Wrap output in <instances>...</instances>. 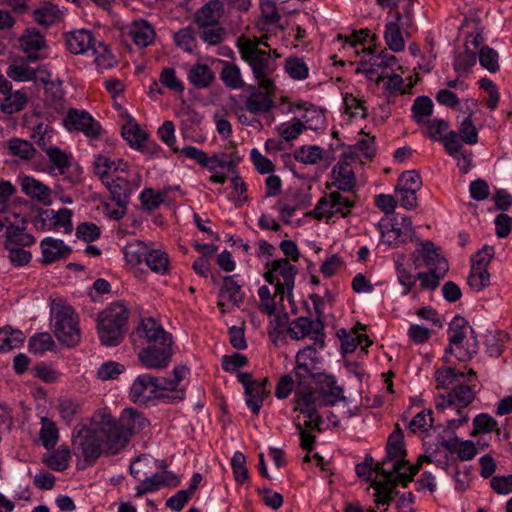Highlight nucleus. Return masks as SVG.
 Wrapping results in <instances>:
<instances>
[{
  "label": "nucleus",
  "instance_id": "nucleus-18",
  "mask_svg": "<svg viewBox=\"0 0 512 512\" xmlns=\"http://www.w3.org/2000/svg\"><path fill=\"white\" fill-rule=\"evenodd\" d=\"M22 226L9 223L6 226L4 233V249H10L12 247H30L36 242L35 237L32 234L26 233V219H22Z\"/></svg>",
  "mask_w": 512,
  "mask_h": 512
},
{
  "label": "nucleus",
  "instance_id": "nucleus-52",
  "mask_svg": "<svg viewBox=\"0 0 512 512\" xmlns=\"http://www.w3.org/2000/svg\"><path fill=\"white\" fill-rule=\"evenodd\" d=\"M422 186L420 174L416 170L402 172L398 178L397 191H418Z\"/></svg>",
  "mask_w": 512,
  "mask_h": 512
},
{
  "label": "nucleus",
  "instance_id": "nucleus-4",
  "mask_svg": "<svg viewBox=\"0 0 512 512\" xmlns=\"http://www.w3.org/2000/svg\"><path fill=\"white\" fill-rule=\"evenodd\" d=\"M129 310L121 302L112 303L98 316L97 330L104 346H117L127 332Z\"/></svg>",
  "mask_w": 512,
  "mask_h": 512
},
{
  "label": "nucleus",
  "instance_id": "nucleus-22",
  "mask_svg": "<svg viewBox=\"0 0 512 512\" xmlns=\"http://www.w3.org/2000/svg\"><path fill=\"white\" fill-rule=\"evenodd\" d=\"M104 185L109 190L112 200L116 203L118 208L127 207L132 193L130 181L123 177L116 176L111 180L107 179Z\"/></svg>",
  "mask_w": 512,
  "mask_h": 512
},
{
  "label": "nucleus",
  "instance_id": "nucleus-42",
  "mask_svg": "<svg viewBox=\"0 0 512 512\" xmlns=\"http://www.w3.org/2000/svg\"><path fill=\"white\" fill-rule=\"evenodd\" d=\"M92 54L95 56L94 63L100 69H109L116 63L115 57L109 47L102 41H95Z\"/></svg>",
  "mask_w": 512,
  "mask_h": 512
},
{
  "label": "nucleus",
  "instance_id": "nucleus-41",
  "mask_svg": "<svg viewBox=\"0 0 512 512\" xmlns=\"http://www.w3.org/2000/svg\"><path fill=\"white\" fill-rule=\"evenodd\" d=\"M171 187H165L161 192L152 188L144 189L140 194L141 205L144 210L152 211L157 209L169 194Z\"/></svg>",
  "mask_w": 512,
  "mask_h": 512
},
{
  "label": "nucleus",
  "instance_id": "nucleus-17",
  "mask_svg": "<svg viewBox=\"0 0 512 512\" xmlns=\"http://www.w3.org/2000/svg\"><path fill=\"white\" fill-rule=\"evenodd\" d=\"M95 37L92 31L78 29L65 33V42L68 51L72 54H86L95 45Z\"/></svg>",
  "mask_w": 512,
  "mask_h": 512
},
{
  "label": "nucleus",
  "instance_id": "nucleus-45",
  "mask_svg": "<svg viewBox=\"0 0 512 512\" xmlns=\"http://www.w3.org/2000/svg\"><path fill=\"white\" fill-rule=\"evenodd\" d=\"M384 39L388 48L395 53L401 52L405 48V41L397 23L386 24Z\"/></svg>",
  "mask_w": 512,
  "mask_h": 512
},
{
  "label": "nucleus",
  "instance_id": "nucleus-37",
  "mask_svg": "<svg viewBox=\"0 0 512 512\" xmlns=\"http://www.w3.org/2000/svg\"><path fill=\"white\" fill-rule=\"evenodd\" d=\"M27 101V94L22 90H17L3 98L0 103V110L4 114H14L23 110Z\"/></svg>",
  "mask_w": 512,
  "mask_h": 512
},
{
  "label": "nucleus",
  "instance_id": "nucleus-11",
  "mask_svg": "<svg viewBox=\"0 0 512 512\" xmlns=\"http://www.w3.org/2000/svg\"><path fill=\"white\" fill-rule=\"evenodd\" d=\"M64 126L70 131H81L91 138H97L101 131V125L87 111L75 108H71L67 112Z\"/></svg>",
  "mask_w": 512,
  "mask_h": 512
},
{
  "label": "nucleus",
  "instance_id": "nucleus-30",
  "mask_svg": "<svg viewBox=\"0 0 512 512\" xmlns=\"http://www.w3.org/2000/svg\"><path fill=\"white\" fill-rule=\"evenodd\" d=\"M404 435L403 431L396 425V429L389 435L386 445L387 455L384 462H392L404 459L406 450L404 448Z\"/></svg>",
  "mask_w": 512,
  "mask_h": 512
},
{
  "label": "nucleus",
  "instance_id": "nucleus-13",
  "mask_svg": "<svg viewBox=\"0 0 512 512\" xmlns=\"http://www.w3.org/2000/svg\"><path fill=\"white\" fill-rule=\"evenodd\" d=\"M136 332L141 338L145 339L147 345L173 343L172 335L153 318L142 319Z\"/></svg>",
  "mask_w": 512,
  "mask_h": 512
},
{
  "label": "nucleus",
  "instance_id": "nucleus-49",
  "mask_svg": "<svg viewBox=\"0 0 512 512\" xmlns=\"http://www.w3.org/2000/svg\"><path fill=\"white\" fill-rule=\"evenodd\" d=\"M146 265L155 273L165 274L168 271L169 259L165 252L151 250L145 258Z\"/></svg>",
  "mask_w": 512,
  "mask_h": 512
},
{
  "label": "nucleus",
  "instance_id": "nucleus-31",
  "mask_svg": "<svg viewBox=\"0 0 512 512\" xmlns=\"http://www.w3.org/2000/svg\"><path fill=\"white\" fill-rule=\"evenodd\" d=\"M176 479L170 471H164L162 474L154 473L150 477H146L140 485L136 487V497H141L146 493L158 490L160 487L171 484V480Z\"/></svg>",
  "mask_w": 512,
  "mask_h": 512
},
{
  "label": "nucleus",
  "instance_id": "nucleus-55",
  "mask_svg": "<svg viewBox=\"0 0 512 512\" xmlns=\"http://www.w3.org/2000/svg\"><path fill=\"white\" fill-rule=\"evenodd\" d=\"M467 282L472 290L480 292L489 286L490 274L488 270L471 267Z\"/></svg>",
  "mask_w": 512,
  "mask_h": 512
},
{
  "label": "nucleus",
  "instance_id": "nucleus-34",
  "mask_svg": "<svg viewBox=\"0 0 512 512\" xmlns=\"http://www.w3.org/2000/svg\"><path fill=\"white\" fill-rule=\"evenodd\" d=\"M130 36L136 45L147 47L153 42L155 31L151 24L142 20L133 24Z\"/></svg>",
  "mask_w": 512,
  "mask_h": 512
},
{
  "label": "nucleus",
  "instance_id": "nucleus-2",
  "mask_svg": "<svg viewBox=\"0 0 512 512\" xmlns=\"http://www.w3.org/2000/svg\"><path fill=\"white\" fill-rule=\"evenodd\" d=\"M96 411L91 417L90 427L84 424H77L72 432V446L76 455H81L88 465H93L104 453L112 456L109 450L108 436L103 433L95 424Z\"/></svg>",
  "mask_w": 512,
  "mask_h": 512
},
{
  "label": "nucleus",
  "instance_id": "nucleus-60",
  "mask_svg": "<svg viewBox=\"0 0 512 512\" xmlns=\"http://www.w3.org/2000/svg\"><path fill=\"white\" fill-rule=\"evenodd\" d=\"M458 136L463 142L469 145H474L478 142V131L472 122L471 113L462 121Z\"/></svg>",
  "mask_w": 512,
  "mask_h": 512
},
{
  "label": "nucleus",
  "instance_id": "nucleus-27",
  "mask_svg": "<svg viewBox=\"0 0 512 512\" xmlns=\"http://www.w3.org/2000/svg\"><path fill=\"white\" fill-rule=\"evenodd\" d=\"M273 270L276 271L277 277L281 276L283 278L287 290V297L289 301H292L295 277L298 274L297 267L292 265L288 259L281 258L273 260Z\"/></svg>",
  "mask_w": 512,
  "mask_h": 512
},
{
  "label": "nucleus",
  "instance_id": "nucleus-23",
  "mask_svg": "<svg viewBox=\"0 0 512 512\" xmlns=\"http://www.w3.org/2000/svg\"><path fill=\"white\" fill-rule=\"evenodd\" d=\"M360 134L364 137L357 141L354 145H348L347 150L343 153L342 157L345 159L356 160L363 156L366 159H371L375 156V137L366 134L363 130Z\"/></svg>",
  "mask_w": 512,
  "mask_h": 512
},
{
  "label": "nucleus",
  "instance_id": "nucleus-29",
  "mask_svg": "<svg viewBox=\"0 0 512 512\" xmlns=\"http://www.w3.org/2000/svg\"><path fill=\"white\" fill-rule=\"evenodd\" d=\"M187 78L195 88L205 89L215 80V74L207 64L196 63L189 69Z\"/></svg>",
  "mask_w": 512,
  "mask_h": 512
},
{
  "label": "nucleus",
  "instance_id": "nucleus-56",
  "mask_svg": "<svg viewBox=\"0 0 512 512\" xmlns=\"http://www.w3.org/2000/svg\"><path fill=\"white\" fill-rule=\"evenodd\" d=\"M285 70L295 80H303L308 77L309 70L306 63L297 57H290L286 60Z\"/></svg>",
  "mask_w": 512,
  "mask_h": 512
},
{
  "label": "nucleus",
  "instance_id": "nucleus-24",
  "mask_svg": "<svg viewBox=\"0 0 512 512\" xmlns=\"http://www.w3.org/2000/svg\"><path fill=\"white\" fill-rule=\"evenodd\" d=\"M333 185L338 190L351 192L355 187V174L350 164L344 160L337 162L332 168Z\"/></svg>",
  "mask_w": 512,
  "mask_h": 512
},
{
  "label": "nucleus",
  "instance_id": "nucleus-40",
  "mask_svg": "<svg viewBox=\"0 0 512 512\" xmlns=\"http://www.w3.org/2000/svg\"><path fill=\"white\" fill-rule=\"evenodd\" d=\"M460 377H465L464 373L452 367H441L435 371L438 389L455 387L460 382Z\"/></svg>",
  "mask_w": 512,
  "mask_h": 512
},
{
  "label": "nucleus",
  "instance_id": "nucleus-3",
  "mask_svg": "<svg viewBox=\"0 0 512 512\" xmlns=\"http://www.w3.org/2000/svg\"><path fill=\"white\" fill-rule=\"evenodd\" d=\"M241 59L252 69L253 76L264 90H274L275 86L269 76L275 71L276 64L270 52L259 49L250 39L239 37L236 42Z\"/></svg>",
  "mask_w": 512,
  "mask_h": 512
},
{
  "label": "nucleus",
  "instance_id": "nucleus-50",
  "mask_svg": "<svg viewBox=\"0 0 512 512\" xmlns=\"http://www.w3.org/2000/svg\"><path fill=\"white\" fill-rule=\"evenodd\" d=\"M149 250L147 246L141 241L129 243L124 248V256L128 263L136 265L145 262L146 255Z\"/></svg>",
  "mask_w": 512,
  "mask_h": 512
},
{
  "label": "nucleus",
  "instance_id": "nucleus-57",
  "mask_svg": "<svg viewBox=\"0 0 512 512\" xmlns=\"http://www.w3.org/2000/svg\"><path fill=\"white\" fill-rule=\"evenodd\" d=\"M498 58L499 55L497 51L489 46H483L479 50L480 65L491 73H495L499 70Z\"/></svg>",
  "mask_w": 512,
  "mask_h": 512
},
{
  "label": "nucleus",
  "instance_id": "nucleus-7",
  "mask_svg": "<svg viewBox=\"0 0 512 512\" xmlns=\"http://www.w3.org/2000/svg\"><path fill=\"white\" fill-rule=\"evenodd\" d=\"M324 328L322 319L312 320L309 317L300 316L290 323L287 331L291 338L295 340H300L314 334L315 336L312 337L314 345H319V348L322 349L325 346Z\"/></svg>",
  "mask_w": 512,
  "mask_h": 512
},
{
  "label": "nucleus",
  "instance_id": "nucleus-44",
  "mask_svg": "<svg viewBox=\"0 0 512 512\" xmlns=\"http://www.w3.org/2000/svg\"><path fill=\"white\" fill-rule=\"evenodd\" d=\"M467 325V321L460 316L454 317L449 324V342L452 345H455L457 353L462 349L461 344L466 337L465 329L467 328Z\"/></svg>",
  "mask_w": 512,
  "mask_h": 512
},
{
  "label": "nucleus",
  "instance_id": "nucleus-38",
  "mask_svg": "<svg viewBox=\"0 0 512 512\" xmlns=\"http://www.w3.org/2000/svg\"><path fill=\"white\" fill-rule=\"evenodd\" d=\"M25 340V335L10 326L0 328V352H6L19 347Z\"/></svg>",
  "mask_w": 512,
  "mask_h": 512
},
{
  "label": "nucleus",
  "instance_id": "nucleus-6",
  "mask_svg": "<svg viewBox=\"0 0 512 512\" xmlns=\"http://www.w3.org/2000/svg\"><path fill=\"white\" fill-rule=\"evenodd\" d=\"M54 335L66 347L76 346L81 339L79 320L71 306H58L54 312Z\"/></svg>",
  "mask_w": 512,
  "mask_h": 512
},
{
  "label": "nucleus",
  "instance_id": "nucleus-61",
  "mask_svg": "<svg viewBox=\"0 0 512 512\" xmlns=\"http://www.w3.org/2000/svg\"><path fill=\"white\" fill-rule=\"evenodd\" d=\"M474 430L471 433L472 436H476L481 433H489L496 429L497 422L489 414L481 413L473 419Z\"/></svg>",
  "mask_w": 512,
  "mask_h": 512
},
{
  "label": "nucleus",
  "instance_id": "nucleus-39",
  "mask_svg": "<svg viewBox=\"0 0 512 512\" xmlns=\"http://www.w3.org/2000/svg\"><path fill=\"white\" fill-rule=\"evenodd\" d=\"M433 108L434 104L428 96L416 97L411 108L413 120L418 125L426 123V118L432 115Z\"/></svg>",
  "mask_w": 512,
  "mask_h": 512
},
{
  "label": "nucleus",
  "instance_id": "nucleus-36",
  "mask_svg": "<svg viewBox=\"0 0 512 512\" xmlns=\"http://www.w3.org/2000/svg\"><path fill=\"white\" fill-rule=\"evenodd\" d=\"M121 134L131 148L138 150L142 148L148 138L147 133L141 130L140 126L132 120L122 127Z\"/></svg>",
  "mask_w": 512,
  "mask_h": 512
},
{
  "label": "nucleus",
  "instance_id": "nucleus-8",
  "mask_svg": "<svg viewBox=\"0 0 512 512\" xmlns=\"http://www.w3.org/2000/svg\"><path fill=\"white\" fill-rule=\"evenodd\" d=\"M172 346L173 343H168L167 345H146L138 352V361L147 369H165L171 362L173 355Z\"/></svg>",
  "mask_w": 512,
  "mask_h": 512
},
{
  "label": "nucleus",
  "instance_id": "nucleus-33",
  "mask_svg": "<svg viewBox=\"0 0 512 512\" xmlns=\"http://www.w3.org/2000/svg\"><path fill=\"white\" fill-rule=\"evenodd\" d=\"M40 424L39 439L41 444L48 451L54 450L59 440V431L56 423L47 417H42Z\"/></svg>",
  "mask_w": 512,
  "mask_h": 512
},
{
  "label": "nucleus",
  "instance_id": "nucleus-59",
  "mask_svg": "<svg viewBox=\"0 0 512 512\" xmlns=\"http://www.w3.org/2000/svg\"><path fill=\"white\" fill-rule=\"evenodd\" d=\"M231 466L235 481L238 484L244 483L248 479L245 455L240 451H236L231 459Z\"/></svg>",
  "mask_w": 512,
  "mask_h": 512
},
{
  "label": "nucleus",
  "instance_id": "nucleus-10",
  "mask_svg": "<svg viewBox=\"0 0 512 512\" xmlns=\"http://www.w3.org/2000/svg\"><path fill=\"white\" fill-rule=\"evenodd\" d=\"M315 383L316 396L322 401L324 406H334L339 401L345 400L343 388L337 385L336 378L331 374L323 372L319 376L313 378Z\"/></svg>",
  "mask_w": 512,
  "mask_h": 512
},
{
  "label": "nucleus",
  "instance_id": "nucleus-9",
  "mask_svg": "<svg viewBox=\"0 0 512 512\" xmlns=\"http://www.w3.org/2000/svg\"><path fill=\"white\" fill-rule=\"evenodd\" d=\"M475 386L464 384L461 381L456 384L446 395L438 396L436 400V409L443 411L448 407L455 406L462 410L468 407L476 397Z\"/></svg>",
  "mask_w": 512,
  "mask_h": 512
},
{
  "label": "nucleus",
  "instance_id": "nucleus-26",
  "mask_svg": "<svg viewBox=\"0 0 512 512\" xmlns=\"http://www.w3.org/2000/svg\"><path fill=\"white\" fill-rule=\"evenodd\" d=\"M236 275L225 276L223 284L219 290V298L226 299L236 307L244 302L245 294L242 291V286L235 280Z\"/></svg>",
  "mask_w": 512,
  "mask_h": 512
},
{
  "label": "nucleus",
  "instance_id": "nucleus-25",
  "mask_svg": "<svg viewBox=\"0 0 512 512\" xmlns=\"http://www.w3.org/2000/svg\"><path fill=\"white\" fill-rule=\"evenodd\" d=\"M423 259V262L432 273H438V267L441 262L445 264V275L449 270L448 261L440 254V248L435 246L433 242L426 241L422 243L421 249L418 251Z\"/></svg>",
  "mask_w": 512,
  "mask_h": 512
},
{
  "label": "nucleus",
  "instance_id": "nucleus-51",
  "mask_svg": "<svg viewBox=\"0 0 512 512\" xmlns=\"http://www.w3.org/2000/svg\"><path fill=\"white\" fill-rule=\"evenodd\" d=\"M70 449L68 447H60L50 456L44 459L45 464L55 471H63L69 465Z\"/></svg>",
  "mask_w": 512,
  "mask_h": 512
},
{
  "label": "nucleus",
  "instance_id": "nucleus-16",
  "mask_svg": "<svg viewBox=\"0 0 512 512\" xmlns=\"http://www.w3.org/2000/svg\"><path fill=\"white\" fill-rule=\"evenodd\" d=\"M42 253L41 263L43 265L52 264L60 259H65L72 252L70 246L66 245L61 239L46 237L40 242Z\"/></svg>",
  "mask_w": 512,
  "mask_h": 512
},
{
  "label": "nucleus",
  "instance_id": "nucleus-12",
  "mask_svg": "<svg viewBox=\"0 0 512 512\" xmlns=\"http://www.w3.org/2000/svg\"><path fill=\"white\" fill-rule=\"evenodd\" d=\"M407 465L405 459L397 460L392 465V472L383 481L374 480L371 487L376 491L375 496H380V493H394L398 485L406 487L411 482V476L406 472H402Z\"/></svg>",
  "mask_w": 512,
  "mask_h": 512
},
{
  "label": "nucleus",
  "instance_id": "nucleus-53",
  "mask_svg": "<svg viewBox=\"0 0 512 512\" xmlns=\"http://www.w3.org/2000/svg\"><path fill=\"white\" fill-rule=\"evenodd\" d=\"M38 69L29 67L26 64H13L7 68V76L14 81L35 80Z\"/></svg>",
  "mask_w": 512,
  "mask_h": 512
},
{
  "label": "nucleus",
  "instance_id": "nucleus-21",
  "mask_svg": "<svg viewBox=\"0 0 512 512\" xmlns=\"http://www.w3.org/2000/svg\"><path fill=\"white\" fill-rule=\"evenodd\" d=\"M295 368L294 375L297 381V384L310 385L306 379L307 377L303 374L306 373L307 376L313 379L316 376H319L324 372V360L323 358H307L306 360L299 359L295 357Z\"/></svg>",
  "mask_w": 512,
  "mask_h": 512
},
{
  "label": "nucleus",
  "instance_id": "nucleus-48",
  "mask_svg": "<svg viewBox=\"0 0 512 512\" xmlns=\"http://www.w3.org/2000/svg\"><path fill=\"white\" fill-rule=\"evenodd\" d=\"M445 269L444 262H441L440 267H438V273H432V271L418 272L417 280L420 281V289L435 290L439 286L440 280L445 276Z\"/></svg>",
  "mask_w": 512,
  "mask_h": 512
},
{
  "label": "nucleus",
  "instance_id": "nucleus-32",
  "mask_svg": "<svg viewBox=\"0 0 512 512\" xmlns=\"http://www.w3.org/2000/svg\"><path fill=\"white\" fill-rule=\"evenodd\" d=\"M223 65L220 72V80L230 89H241L245 83L241 76L240 68L233 62L220 60Z\"/></svg>",
  "mask_w": 512,
  "mask_h": 512
},
{
  "label": "nucleus",
  "instance_id": "nucleus-58",
  "mask_svg": "<svg viewBox=\"0 0 512 512\" xmlns=\"http://www.w3.org/2000/svg\"><path fill=\"white\" fill-rule=\"evenodd\" d=\"M45 152L59 173L64 174L70 166L69 156L58 147H49Z\"/></svg>",
  "mask_w": 512,
  "mask_h": 512
},
{
  "label": "nucleus",
  "instance_id": "nucleus-14",
  "mask_svg": "<svg viewBox=\"0 0 512 512\" xmlns=\"http://www.w3.org/2000/svg\"><path fill=\"white\" fill-rule=\"evenodd\" d=\"M157 377L145 373L139 375L131 385L130 398L134 403H146L152 397H158Z\"/></svg>",
  "mask_w": 512,
  "mask_h": 512
},
{
  "label": "nucleus",
  "instance_id": "nucleus-54",
  "mask_svg": "<svg viewBox=\"0 0 512 512\" xmlns=\"http://www.w3.org/2000/svg\"><path fill=\"white\" fill-rule=\"evenodd\" d=\"M294 158L303 164H317L322 160V148L316 145L308 148L302 146L294 152Z\"/></svg>",
  "mask_w": 512,
  "mask_h": 512
},
{
  "label": "nucleus",
  "instance_id": "nucleus-43",
  "mask_svg": "<svg viewBox=\"0 0 512 512\" xmlns=\"http://www.w3.org/2000/svg\"><path fill=\"white\" fill-rule=\"evenodd\" d=\"M19 43L23 52H38L47 46L46 40L38 31L28 29L19 38Z\"/></svg>",
  "mask_w": 512,
  "mask_h": 512
},
{
  "label": "nucleus",
  "instance_id": "nucleus-20",
  "mask_svg": "<svg viewBox=\"0 0 512 512\" xmlns=\"http://www.w3.org/2000/svg\"><path fill=\"white\" fill-rule=\"evenodd\" d=\"M22 192L32 200L45 205L50 204L51 189L32 176H18Z\"/></svg>",
  "mask_w": 512,
  "mask_h": 512
},
{
  "label": "nucleus",
  "instance_id": "nucleus-15",
  "mask_svg": "<svg viewBox=\"0 0 512 512\" xmlns=\"http://www.w3.org/2000/svg\"><path fill=\"white\" fill-rule=\"evenodd\" d=\"M249 95L245 99V109L252 114H266L274 107V101L270 96L273 90L262 91L256 86L248 87Z\"/></svg>",
  "mask_w": 512,
  "mask_h": 512
},
{
  "label": "nucleus",
  "instance_id": "nucleus-35",
  "mask_svg": "<svg viewBox=\"0 0 512 512\" xmlns=\"http://www.w3.org/2000/svg\"><path fill=\"white\" fill-rule=\"evenodd\" d=\"M7 148L11 155L25 161L32 160L37 153L30 141L18 137L9 139L7 141Z\"/></svg>",
  "mask_w": 512,
  "mask_h": 512
},
{
  "label": "nucleus",
  "instance_id": "nucleus-62",
  "mask_svg": "<svg viewBox=\"0 0 512 512\" xmlns=\"http://www.w3.org/2000/svg\"><path fill=\"white\" fill-rule=\"evenodd\" d=\"M423 125H426V136L433 141H441L440 137L449 132V124L443 119L428 120Z\"/></svg>",
  "mask_w": 512,
  "mask_h": 512
},
{
  "label": "nucleus",
  "instance_id": "nucleus-63",
  "mask_svg": "<svg viewBox=\"0 0 512 512\" xmlns=\"http://www.w3.org/2000/svg\"><path fill=\"white\" fill-rule=\"evenodd\" d=\"M332 199L334 211L331 215L341 214L342 217H347L354 206V202L347 197H343L339 192L334 191L329 194Z\"/></svg>",
  "mask_w": 512,
  "mask_h": 512
},
{
  "label": "nucleus",
  "instance_id": "nucleus-64",
  "mask_svg": "<svg viewBox=\"0 0 512 512\" xmlns=\"http://www.w3.org/2000/svg\"><path fill=\"white\" fill-rule=\"evenodd\" d=\"M159 81L163 86L170 90L178 93H182L184 91V85L179 79H177L173 68H163L160 73Z\"/></svg>",
  "mask_w": 512,
  "mask_h": 512
},
{
  "label": "nucleus",
  "instance_id": "nucleus-28",
  "mask_svg": "<svg viewBox=\"0 0 512 512\" xmlns=\"http://www.w3.org/2000/svg\"><path fill=\"white\" fill-rule=\"evenodd\" d=\"M267 384V378L255 381L249 388V392H245L246 404L255 415H258L263 405L264 398L270 393L267 389Z\"/></svg>",
  "mask_w": 512,
  "mask_h": 512
},
{
  "label": "nucleus",
  "instance_id": "nucleus-1",
  "mask_svg": "<svg viewBox=\"0 0 512 512\" xmlns=\"http://www.w3.org/2000/svg\"><path fill=\"white\" fill-rule=\"evenodd\" d=\"M95 424L108 436L109 450L119 453L131 437L148 425V420L136 409L126 408L116 419L107 408L96 410Z\"/></svg>",
  "mask_w": 512,
  "mask_h": 512
},
{
  "label": "nucleus",
  "instance_id": "nucleus-46",
  "mask_svg": "<svg viewBox=\"0 0 512 512\" xmlns=\"http://www.w3.org/2000/svg\"><path fill=\"white\" fill-rule=\"evenodd\" d=\"M175 45L184 52L192 54L196 47V35L192 27H183L173 35Z\"/></svg>",
  "mask_w": 512,
  "mask_h": 512
},
{
  "label": "nucleus",
  "instance_id": "nucleus-5",
  "mask_svg": "<svg viewBox=\"0 0 512 512\" xmlns=\"http://www.w3.org/2000/svg\"><path fill=\"white\" fill-rule=\"evenodd\" d=\"M322 401L313 392L310 385L297 384L295 389V410L303 414L307 420L304 427L322 431L323 418L319 414V408L323 407Z\"/></svg>",
  "mask_w": 512,
  "mask_h": 512
},
{
  "label": "nucleus",
  "instance_id": "nucleus-19",
  "mask_svg": "<svg viewBox=\"0 0 512 512\" xmlns=\"http://www.w3.org/2000/svg\"><path fill=\"white\" fill-rule=\"evenodd\" d=\"M224 12V3L220 0H210L201 6L194 15V22L199 28L215 26L219 23Z\"/></svg>",
  "mask_w": 512,
  "mask_h": 512
},
{
  "label": "nucleus",
  "instance_id": "nucleus-47",
  "mask_svg": "<svg viewBox=\"0 0 512 512\" xmlns=\"http://www.w3.org/2000/svg\"><path fill=\"white\" fill-rule=\"evenodd\" d=\"M28 347L30 352L42 355L46 351L53 350L55 342L49 333H37L29 339Z\"/></svg>",
  "mask_w": 512,
  "mask_h": 512
}]
</instances>
